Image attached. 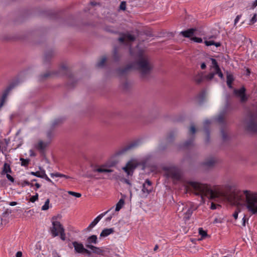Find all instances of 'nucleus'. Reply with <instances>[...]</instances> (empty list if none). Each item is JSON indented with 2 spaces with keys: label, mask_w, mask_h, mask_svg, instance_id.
I'll return each mask as SVG.
<instances>
[{
  "label": "nucleus",
  "mask_w": 257,
  "mask_h": 257,
  "mask_svg": "<svg viewBox=\"0 0 257 257\" xmlns=\"http://www.w3.org/2000/svg\"><path fill=\"white\" fill-rule=\"evenodd\" d=\"M190 186L194 190V193L196 195H201L202 199L204 196L210 199H214L220 197H224L231 204L235 205L240 200V195L235 190H231L230 186H226V188L230 191L224 194L221 192L218 188L211 189L208 185L196 182H191Z\"/></svg>",
  "instance_id": "obj_1"
},
{
  "label": "nucleus",
  "mask_w": 257,
  "mask_h": 257,
  "mask_svg": "<svg viewBox=\"0 0 257 257\" xmlns=\"http://www.w3.org/2000/svg\"><path fill=\"white\" fill-rule=\"evenodd\" d=\"M135 67L139 71L141 77L145 78L151 73L153 65L147 57L142 56L136 63Z\"/></svg>",
  "instance_id": "obj_2"
},
{
  "label": "nucleus",
  "mask_w": 257,
  "mask_h": 257,
  "mask_svg": "<svg viewBox=\"0 0 257 257\" xmlns=\"http://www.w3.org/2000/svg\"><path fill=\"white\" fill-rule=\"evenodd\" d=\"M50 230L53 237L60 235V238L62 240L64 241L66 239L64 228L60 222L54 220L52 222V226L50 228Z\"/></svg>",
  "instance_id": "obj_3"
},
{
  "label": "nucleus",
  "mask_w": 257,
  "mask_h": 257,
  "mask_svg": "<svg viewBox=\"0 0 257 257\" xmlns=\"http://www.w3.org/2000/svg\"><path fill=\"white\" fill-rule=\"evenodd\" d=\"M244 127L249 132H257V117L252 115L248 116L244 120Z\"/></svg>",
  "instance_id": "obj_4"
},
{
  "label": "nucleus",
  "mask_w": 257,
  "mask_h": 257,
  "mask_svg": "<svg viewBox=\"0 0 257 257\" xmlns=\"http://www.w3.org/2000/svg\"><path fill=\"white\" fill-rule=\"evenodd\" d=\"M167 176L175 180H178L181 178V173L178 169L176 167H171L167 170Z\"/></svg>",
  "instance_id": "obj_5"
},
{
  "label": "nucleus",
  "mask_w": 257,
  "mask_h": 257,
  "mask_svg": "<svg viewBox=\"0 0 257 257\" xmlns=\"http://www.w3.org/2000/svg\"><path fill=\"white\" fill-rule=\"evenodd\" d=\"M217 163V159L213 157H210L206 158L201 163V166L204 169H208L213 168Z\"/></svg>",
  "instance_id": "obj_6"
},
{
  "label": "nucleus",
  "mask_w": 257,
  "mask_h": 257,
  "mask_svg": "<svg viewBox=\"0 0 257 257\" xmlns=\"http://www.w3.org/2000/svg\"><path fill=\"white\" fill-rule=\"evenodd\" d=\"M120 37L118 39V41L120 43H130L136 40V37L128 32L120 33Z\"/></svg>",
  "instance_id": "obj_7"
},
{
  "label": "nucleus",
  "mask_w": 257,
  "mask_h": 257,
  "mask_svg": "<svg viewBox=\"0 0 257 257\" xmlns=\"http://www.w3.org/2000/svg\"><path fill=\"white\" fill-rule=\"evenodd\" d=\"M196 209L197 207L192 203H188V205L185 208L186 212L184 213V218L186 219H189L193 213V211Z\"/></svg>",
  "instance_id": "obj_8"
},
{
  "label": "nucleus",
  "mask_w": 257,
  "mask_h": 257,
  "mask_svg": "<svg viewBox=\"0 0 257 257\" xmlns=\"http://www.w3.org/2000/svg\"><path fill=\"white\" fill-rule=\"evenodd\" d=\"M15 87V85L12 84L8 87L3 92V95L1 98L0 104L1 106H3L6 102L7 96L10 91Z\"/></svg>",
  "instance_id": "obj_9"
},
{
  "label": "nucleus",
  "mask_w": 257,
  "mask_h": 257,
  "mask_svg": "<svg viewBox=\"0 0 257 257\" xmlns=\"http://www.w3.org/2000/svg\"><path fill=\"white\" fill-rule=\"evenodd\" d=\"M15 87V85L12 84L8 87L3 92V95L1 98L0 104L1 106H3L6 102L7 96L10 91Z\"/></svg>",
  "instance_id": "obj_10"
},
{
  "label": "nucleus",
  "mask_w": 257,
  "mask_h": 257,
  "mask_svg": "<svg viewBox=\"0 0 257 257\" xmlns=\"http://www.w3.org/2000/svg\"><path fill=\"white\" fill-rule=\"evenodd\" d=\"M152 190V183L149 180L147 179L143 185L142 191L144 195L147 196L151 192Z\"/></svg>",
  "instance_id": "obj_11"
},
{
  "label": "nucleus",
  "mask_w": 257,
  "mask_h": 257,
  "mask_svg": "<svg viewBox=\"0 0 257 257\" xmlns=\"http://www.w3.org/2000/svg\"><path fill=\"white\" fill-rule=\"evenodd\" d=\"M50 143V141L44 142L42 141H39L37 145H35V148L39 150L41 153H44L46 148Z\"/></svg>",
  "instance_id": "obj_12"
},
{
  "label": "nucleus",
  "mask_w": 257,
  "mask_h": 257,
  "mask_svg": "<svg viewBox=\"0 0 257 257\" xmlns=\"http://www.w3.org/2000/svg\"><path fill=\"white\" fill-rule=\"evenodd\" d=\"M109 210H107V211L105 212L104 213H101V214L99 215L98 216H97L93 220V221L89 224L88 227L87 228V230H90L91 228H93L94 226H95L97 223L99 221V220L106 214H107Z\"/></svg>",
  "instance_id": "obj_13"
},
{
  "label": "nucleus",
  "mask_w": 257,
  "mask_h": 257,
  "mask_svg": "<svg viewBox=\"0 0 257 257\" xmlns=\"http://www.w3.org/2000/svg\"><path fill=\"white\" fill-rule=\"evenodd\" d=\"M210 123L211 122L208 119H206L203 122L204 132L206 137L205 142L207 143L209 141V133L207 127Z\"/></svg>",
  "instance_id": "obj_14"
},
{
  "label": "nucleus",
  "mask_w": 257,
  "mask_h": 257,
  "mask_svg": "<svg viewBox=\"0 0 257 257\" xmlns=\"http://www.w3.org/2000/svg\"><path fill=\"white\" fill-rule=\"evenodd\" d=\"M195 31V29L192 28L188 29L186 31H181L180 33V34L183 36L184 37L189 38L191 39V38H192L194 36Z\"/></svg>",
  "instance_id": "obj_15"
},
{
  "label": "nucleus",
  "mask_w": 257,
  "mask_h": 257,
  "mask_svg": "<svg viewBox=\"0 0 257 257\" xmlns=\"http://www.w3.org/2000/svg\"><path fill=\"white\" fill-rule=\"evenodd\" d=\"M245 89L244 87L235 91L236 94L240 97L241 102H245L247 100V97L245 94Z\"/></svg>",
  "instance_id": "obj_16"
},
{
  "label": "nucleus",
  "mask_w": 257,
  "mask_h": 257,
  "mask_svg": "<svg viewBox=\"0 0 257 257\" xmlns=\"http://www.w3.org/2000/svg\"><path fill=\"white\" fill-rule=\"evenodd\" d=\"M196 132V129L195 126L193 124H191L189 128V135L190 137H192L193 139L185 143V145L186 146H188L192 144V143L193 142V139H194L193 135L195 134Z\"/></svg>",
  "instance_id": "obj_17"
},
{
  "label": "nucleus",
  "mask_w": 257,
  "mask_h": 257,
  "mask_svg": "<svg viewBox=\"0 0 257 257\" xmlns=\"http://www.w3.org/2000/svg\"><path fill=\"white\" fill-rule=\"evenodd\" d=\"M86 247L91 249L92 251V252L95 254L98 255H102L103 254V250L99 247L93 246L89 244H86Z\"/></svg>",
  "instance_id": "obj_18"
},
{
  "label": "nucleus",
  "mask_w": 257,
  "mask_h": 257,
  "mask_svg": "<svg viewBox=\"0 0 257 257\" xmlns=\"http://www.w3.org/2000/svg\"><path fill=\"white\" fill-rule=\"evenodd\" d=\"M72 244L74 247V249L76 252L79 253H83L84 247L81 243H79L77 241H74L72 242Z\"/></svg>",
  "instance_id": "obj_19"
},
{
  "label": "nucleus",
  "mask_w": 257,
  "mask_h": 257,
  "mask_svg": "<svg viewBox=\"0 0 257 257\" xmlns=\"http://www.w3.org/2000/svg\"><path fill=\"white\" fill-rule=\"evenodd\" d=\"M114 232V229L112 228H106L103 229L100 234V237H106Z\"/></svg>",
  "instance_id": "obj_20"
},
{
  "label": "nucleus",
  "mask_w": 257,
  "mask_h": 257,
  "mask_svg": "<svg viewBox=\"0 0 257 257\" xmlns=\"http://www.w3.org/2000/svg\"><path fill=\"white\" fill-rule=\"evenodd\" d=\"M94 172L99 173H111L113 171L111 169L105 168L104 166H102L94 170Z\"/></svg>",
  "instance_id": "obj_21"
},
{
  "label": "nucleus",
  "mask_w": 257,
  "mask_h": 257,
  "mask_svg": "<svg viewBox=\"0 0 257 257\" xmlns=\"http://www.w3.org/2000/svg\"><path fill=\"white\" fill-rule=\"evenodd\" d=\"M211 61L212 62V66L211 67V69L214 70V71L220 69L216 60L214 58H211Z\"/></svg>",
  "instance_id": "obj_22"
},
{
  "label": "nucleus",
  "mask_w": 257,
  "mask_h": 257,
  "mask_svg": "<svg viewBox=\"0 0 257 257\" xmlns=\"http://www.w3.org/2000/svg\"><path fill=\"white\" fill-rule=\"evenodd\" d=\"M204 43L207 46H209L211 45H215L216 47H218L220 46V43L219 42H215L213 41L212 40H205L204 41Z\"/></svg>",
  "instance_id": "obj_23"
},
{
  "label": "nucleus",
  "mask_w": 257,
  "mask_h": 257,
  "mask_svg": "<svg viewBox=\"0 0 257 257\" xmlns=\"http://www.w3.org/2000/svg\"><path fill=\"white\" fill-rule=\"evenodd\" d=\"M11 172L10 166L7 163H5L3 169V174H7L8 173H11Z\"/></svg>",
  "instance_id": "obj_24"
},
{
  "label": "nucleus",
  "mask_w": 257,
  "mask_h": 257,
  "mask_svg": "<svg viewBox=\"0 0 257 257\" xmlns=\"http://www.w3.org/2000/svg\"><path fill=\"white\" fill-rule=\"evenodd\" d=\"M113 58L115 61H118L120 57L116 48H114L112 52Z\"/></svg>",
  "instance_id": "obj_25"
},
{
  "label": "nucleus",
  "mask_w": 257,
  "mask_h": 257,
  "mask_svg": "<svg viewBox=\"0 0 257 257\" xmlns=\"http://www.w3.org/2000/svg\"><path fill=\"white\" fill-rule=\"evenodd\" d=\"M124 203V200L122 199H120L119 200V201L117 203V204H116L115 211H118L121 208V207L123 205Z\"/></svg>",
  "instance_id": "obj_26"
},
{
  "label": "nucleus",
  "mask_w": 257,
  "mask_h": 257,
  "mask_svg": "<svg viewBox=\"0 0 257 257\" xmlns=\"http://www.w3.org/2000/svg\"><path fill=\"white\" fill-rule=\"evenodd\" d=\"M87 241L88 242V244L93 243H96L97 241V236L95 235H92L90 236H89L87 239Z\"/></svg>",
  "instance_id": "obj_27"
},
{
  "label": "nucleus",
  "mask_w": 257,
  "mask_h": 257,
  "mask_svg": "<svg viewBox=\"0 0 257 257\" xmlns=\"http://www.w3.org/2000/svg\"><path fill=\"white\" fill-rule=\"evenodd\" d=\"M188 205V203L185 204L184 203H180L178 204L177 211L179 212H182L183 211L185 210V208Z\"/></svg>",
  "instance_id": "obj_28"
},
{
  "label": "nucleus",
  "mask_w": 257,
  "mask_h": 257,
  "mask_svg": "<svg viewBox=\"0 0 257 257\" xmlns=\"http://www.w3.org/2000/svg\"><path fill=\"white\" fill-rule=\"evenodd\" d=\"M106 61V57L105 56L102 57L97 63V66L98 67H102L104 66Z\"/></svg>",
  "instance_id": "obj_29"
},
{
  "label": "nucleus",
  "mask_w": 257,
  "mask_h": 257,
  "mask_svg": "<svg viewBox=\"0 0 257 257\" xmlns=\"http://www.w3.org/2000/svg\"><path fill=\"white\" fill-rule=\"evenodd\" d=\"M215 75V71L213 70L212 72L209 73L208 75H205L204 77V78L208 81H209V80H212L213 78Z\"/></svg>",
  "instance_id": "obj_30"
},
{
  "label": "nucleus",
  "mask_w": 257,
  "mask_h": 257,
  "mask_svg": "<svg viewBox=\"0 0 257 257\" xmlns=\"http://www.w3.org/2000/svg\"><path fill=\"white\" fill-rule=\"evenodd\" d=\"M126 166L128 167V168L132 171L133 173V170L136 167V165L134 163V162L132 161H130L126 163Z\"/></svg>",
  "instance_id": "obj_31"
},
{
  "label": "nucleus",
  "mask_w": 257,
  "mask_h": 257,
  "mask_svg": "<svg viewBox=\"0 0 257 257\" xmlns=\"http://www.w3.org/2000/svg\"><path fill=\"white\" fill-rule=\"evenodd\" d=\"M199 234L201 236V238L199 240H201L208 236L206 231L203 230L202 228H199Z\"/></svg>",
  "instance_id": "obj_32"
},
{
  "label": "nucleus",
  "mask_w": 257,
  "mask_h": 257,
  "mask_svg": "<svg viewBox=\"0 0 257 257\" xmlns=\"http://www.w3.org/2000/svg\"><path fill=\"white\" fill-rule=\"evenodd\" d=\"M233 80H234L233 77L232 75H231V74L227 75L226 82H227V85L229 87H231V83L233 82Z\"/></svg>",
  "instance_id": "obj_33"
},
{
  "label": "nucleus",
  "mask_w": 257,
  "mask_h": 257,
  "mask_svg": "<svg viewBox=\"0 0 257 257\" xmlns=\"http://www.w3.org/2000/svg\"><path fill=\"white\" fill-rule=\"evenodd\" d=\"M50 176L51 177H64L66 179L70 178L69 176H66L65 175L60 174L59 173H51Z\"/></svg>",
  "instance_id": "obj_34"
},
{
  "label": "nucleus",
  "mask_w": 257,
  "mask_h": 257,
  "mask_svg": "<svg viewBox=\"0 0 257 257\" xmlns=\"http://www.w3.org/2000/svg\"><path fill=\"white\" fill-rule=\"evenodd\" d=\"M40 169L41 170L40 172L37 171L36 172H32L31 174L34 176H35L39 178H43V170H41V168H40Z\"/></svg>",
  "instance_id": "obj_35"
},
{
  "label": "nucleus",
  "mask_w": 257,
  "mask_h": 257,
  "mask_svg": "<svg viewBox=\"0 0 257 257\" xmlns=\"http://www.w3.org/2000/svg\"><path fill=\"white\" fill-rule=\"evenodd\" d=\"M49 203H50V200L49 199H47L45 202V204L43 206H42V210H43V211H45V210H47L49 208Z\"/></svg>",
  "instance_id": "obj_36"
},
{
  "label": "nucleus",
  "mask_w": 257,
  "mask_h": 257,
  "mask_svg": "<svg viewBox=\"0 0 257 257\" xmlns=\"http://www.w3.org/2000/svg\"><path fill=\"white\" fill-rule=\"evenodd\" d=\"M122 169L127 174L128 176L133 175L132 171H131V170L126 166V165L124 167H122Z\"/></svg>",
  "instance_id": "obj_37"
},
{
  "label": "nucleus",
  "mask_w": 257,
  "mask_h": 257,
  "mask_svg": "<svg viewBox=\"0 0 257 257\" xmlns=\"http://www.w3.org/2000/svg\"><path fill=\"white\" fill-rule=\"evenodd\" d=\"M257 21V14L254 13L249 21V25H252L254 24Z\"/></svg>",
  "instance_id": "obj_38"
},
{
  "label": "nucleus",
  "mask_w": 257,
  "mask_h": 257,
  "mask_svg": "<svg viewBox=\"0 0 257 257\" xmlns=\"http://www.w3.org/2000/svg\"><path fill=\"white\" fill-rule=\"evenodd\" d=\"M62 121V119H60V118L56 119L53 121V122H52L51 125L52 127H55L57 125L61 123Z\"/></svg>",
  "instance_id": "obj_39"
},
{
  "label": "nucleus",
  "mask_w": 257,
  "mask_h": 257,
  "mask_svg": "<svg viewBox=\"0 0 257 257\" xmlns=\"http://www.w3.org/2000/svg\"><path fill=\"white\" fill-rule=\"evenodd\" d=\"M68 193L69 194L74 196L77 198H79L81 196V194L79 193H77L71 191H68Z\"/></svg>",
  "instance_id": "obj_40"
},
{
  "label": "nucleus",
  "mask_w": 257,
  "mask_h": 257,
  "mask_svg": "<svg viewBox=\"0 0 257 257\" xmlns=\"http://www.w3.org/2000/svg\"><path fill=\"white\" fill-rule=\"evenodd\" d=\"M20 161H21V165L22 166H26L28 165L29 160L28 159H25L23 158H21Z\"/></svg>",
  "instance_id": "obj_41"
},
{
  "label": "nucleus",
  "mask_w": 257,
  "mask_h": 257,
  "mask_svg": "<svg viewBox=\"0 0 257 257\" xmlns=\"http://www.w3.org/2000/svg\"><path fill=\"white\" fill-rule=\"evenodd\" d=\"M50 75H51V73H50L46 72L45 74H44L43 75H42L40 76V79L41 80H43L45 78H47L48 77H49Z\"/></svg>",
  "instance_id": "obj_42"
},
{
  "label": "nucleus",
  "mask_w": 257,
  "mask_h": 257,
  "mask_svg": "<svg viewBox=\"0 0 257 257\" xmlns=\"http://www.w3.org/2000/svg\"><path fill=\"white\" fill-rule=\"evenodd\" d=\"M43 176L42 178H44L47 181L53 183V182L52 181V180L46 174L45 171L44 170H43Z\"/></svg>",
  "instance_id": "obj_43"
},
{
  "label": "nucleus",
  "mask_w": 257,
  "mask_h": 257,
  "mask_svg": "<svg viewBox=\"0 0 257 257\" xmlns=\"http://www.w3.org/2000/svg\"><path fill=\"white\" fill-rule=\"evenodd\" d=\"M191 40L197 43L202 42V39L201 38H198L196 37H193L192 38H191Z\"/></svg>",
  "instance_id": "obj_44"
},
{
  "label": "nucleus",
  "mask_w": 257,
  "mask_h": 257,
  "mask_svg": "<svg viewBox=\"0 0 257 257\" xmlns=\"http://www.w3.org/2000/svg\"><path fill=\"white\" fill-rule=\"evenodd\" d=\"M38 199V194L36 193L35 195L32 196L30 199V201L32 202H34Z\"/></svg>",
  "instance_id": "obj_45"
},
{
  "label": "nucleus",
  "mask_w": 257,
  "mask_h": 257,
  "mask_svg": "<svg viewBox=\"0 0 257 257\" xmlns=\"http://www.w3.org/2000/svg\"><path fill=\"white\" fill-rule=\"evenodd\" d=\"M215 74H218L219 77H220L221 79L223 78V75L221 72L220 69H219L215 71Z\"/></svg>",
  "instance_id": "obj_46"
},
{
  "label": "nucleus",
  "mask_w": 257,
  "mask_h": 257,
  "mask_svg": "<svg viewBox=\"0 0 257 257\" xmlns=\"http://www.w3.org/2000/svg\"><path fill=\"white\" fill-rule=\"evenodd\" d=\"M241 17V15H238L236 17L234 22V26H235L236 25L237 23H238Z\"/></svg>",
  "instance_id": "obj_47"
},
{
  "label": "nucleus",
  "mask_w": 257,
  "mask_h": 257,
  "mask_svg": "<svg viewBox=\"0 0 257 257\" xmlns=\"http://www.w3.org/2000/svg\"><path fill=\"white\" fill-rule=\"evenodd\" d=\"M120 9L122 10H125L126 8V3L125 2H122L120 3V6H119Z\"/></svg>",
  "instance_id": "obj_48"
},
{
  "label": "nucleus",
  "mask_w": 257,
  "mask_h": 257,
  "mask_svg": "<svg viewBox=\"0 0 257 257\" xmlns=\"http://www.w3.org/2000/svg\"><path fill=\"white\" fill-rule=\"evenodd\" d=\"M221 134L222 139L223 140H226L227 138V134H226V133L224 131L222 130L221 131Z\"/></svg>",
  "instance_id": "obj_49"
},
{
  "label": "nucleus",
  "mask_w": 257,
  "mask_h": 257,
  "mask_svg": "<svg viewBox=\"0 0 257 257\" xmlns=\"http://www.w3.org/2000/svg\"><path fill=\"white\" fill-rule=\"evenodd\" d=\"M7 179L10 180L11 182H14V179L13 178V177L11 176L10 175L7 174Z\"/></svg>",
  "instance_id": "obj_50"
},
{
  "label": "nucleus",
  "mask_w": 257,
  "mask_h": 257,
  "mask_svg": "<svg viewBox=\"0 0 257 257\" xmlns=\"http://www.w3.org/2000/svg\"><path fill=\"white\" fill-rule=\"evenodd\" d=\"M82 253H86L88 255H90L91 254V252L90 250L84 248Z\"/></svg>",
  "instance_id": "obj_51"
},
{
  "label": "nucleus",
  "mask_w": 257,
  "mask_h": 257,
  "mask_svg": "<svg viewBox=\"0 0 257 257\" xmlns=\"http://www.w3.org/2000/svg\"><path fill=\"white\" fill-rule=\"evenodd\" d=\"M223 117L222 115H219L217 118V121L221 123L223 121Z\"/></svg>",
  "instance_id": "obj_52"
},
{
  "label": "nucleus",
  "mask_w": 257,
  "mask_h": 257,
  "mask_svg": "<svg viewBox=\"0 0 257 257\" xmlns=\"http://www.w3.org/2000/svg\"><path fill=\"white\" fill-rule=\"evenodd\" d=\"M47 137L48 138L51 139L53 137V135L51 132H49L47 133Z\"/></svg>",
  "instance_id": "obj_53"
},
{
  "label": "nucleus",
  "mask_w": 257,
  "mask_h": 257,
  "mask_svg": "<svg viewBox=\"0 0 257 257\" xmlns=\"http://www.w3.org/2000/svg\"><path fill=\"white\" fill-rule=\"evenodd\" d=\"M257 6V0H255L252 3L251 8H254Z\"/></svg>",
  "instance_id": "obj_54"
},
{
  "label": "nucleus",
  "mask_w": 257,
  "mask_h": 257,
  "mask_svg": "<svg viewBox=\"0 0 257 257\" xmlns=\"http://www.w3.org/2000/svg\"><path fill=\"white\" fill-rule=\"evenodd\" d=\"M238 211L236 210L235 211V212L233 214V216L234 218V219H236L238 217Z\"/></svg>",
  "instance_id": "obj_55"
},
{
  "label": "nucleus",
  "mask_w": 257,
  "mask_h": 257,
  "mask_svg": "<svg viewBox=\"0 0 257 257\" xmlns=\"http://www.w3.org/2000/svg\"><path fill=\"white\" fill-rule=\"evenodd\" d=\"M131 67L128 66L126 68H125V69H122L121 72H120L121 74H123V73L125 72L126 71H127L128 69H131Z\"/></svg>",
  "instance_id": "obj_56"
},
{
  "label": "nucleus",
  "mask_w": 257,
  "mask_h": 257,
  "mask_svg": "<svg viewBox=\"0 0 257 257\" xmlns=\"http://www.w3.org/2000/svg\"><path fill=\"white\" fill-rule=\"evenodd\" d=\"M202 80L203 79H202V77H200V78H196L195 80L197 83H200L201 82H202Z\"/></svg>",
  "instance_id": "obj_57"
},
{
  "label": "nucleus",
  "mask_w": 257,
  "mask_h": 257,
  "mask_svg": "<svg viewBox=\"0 0 257 257\" xmlns=\"http://www.w3.org/2000/svg\"><path fill=\"white\" fill-rule=\"evenodd\" d=\"M22 252L21 251H18L16 253V257H22Z\"/></svg>",
  "instance_id": "obj_58"
},
{
  "label": "nucleus",
  "mask_w": 257,
  "mask_h": 257,
  "mask_svg": "<svg viewBox=\"0 0 257 257\" xmlns=\"http://www.w3.org/2000/svg\"><path fill=\"white\" fill-rule=\"evenodd\" d=\"M206 68V64L205 63H202L201 65V68L202 69H204Z\"/></svg>",
  "instance_id": "obj_59"
},
{
  "label": "nucleus",
  "mask_w": 257,
  "mask_h": 257,
  "mask_svg": "<svg viewBox=\"0 0 257 257\" xmlns=\"http://www.w3.org/2000/svg\"><path fill=\"white\" fill-rule=\"evenodd\" d=\"M242 226H245V216L243 217V218H242Z\"/></svg>",
  "instance_id": "obj_60"
},
{
  "label": "nucleus",
  "mask_w": 257,
  "mask_h": 257,
  "mask_svg": "<svg viewBox=\"0 0 257 257\" xmlns=\"http://www.w3.org/2000/svg\"><path fill=\"white\" fill-rule=\"evenodd\" d=\"M30 155L31 156H36V154L34 153V152L33 151L31 150L30 151Z\"/></svg>",
  "instance_id": "obj_61"
},
{
  "label": "nucleus",
  "mask_w": 257,
  "mask_h": 257,
  "mask_svg": "<svg viewBox=\"0 0 257 257\" xmlns=\"http://www.w3.org/2000/svg\"><path fill=\"white\" fill-rule=\"evenodd\" d=\"M211 208L212 209H215L216 208L215 205L213 203L211 204Z\"/></svg>",
  "instance_id": "obj_62"
},
{
  "label": "nucleus",
  "mask_w": 257,
  "mask_h": 257,
  "mask_svg": "<svg viewBox=\"0 0 257 257\" xmlns=\"http://www.w3.org/2000/svg\"><path fill=\"white\" fill-rule=\"evenodd\" d=\"M17 204V203L16 202H10V205L11 206H15Z\"/></svg>",
  "instance_id": "obj_63"
},
{
  "label": "nucleus",
  "mask_w": 257,
  "mask_h": 257,
  "mask_svg": "<svg viewBox=\"0 0 257 257\" xmlns=\"http://www.w3.org/2000/svg\"><path fill=\"white\" fill-rule=\"evenodd\" d=\"M111 218H112V216H110L106 218V220L107 221H109L111 219Z\"/></svg>",
  "instance_id": "obj_64"
}]
</instances>
